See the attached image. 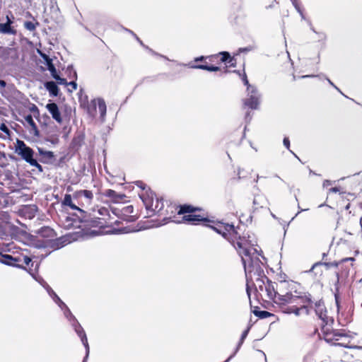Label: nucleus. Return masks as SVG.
I'll use <instances>...</instances> for the list:
<instances>
[{"mask_svg": "<svg viewBox=\"0 0 362 362\" xmlns=\"http://www.w3.org/2000/svg\"><path fill=\"white\" fill-rule=\"evenodd\" d=\"M282 304H294L292 308L286 311L287 313H294L296 315H300V311H303L306 315L308 314L307 303L310 302V298L307 296H300L296 291L295 293L288 292L285 294H278V299Z\"/></svg>", "mask_w": 362, "mask_h": 362, "instance_id": "nucleus-1", "label": "nucleus"}, {"mask_svg": "<svg viewBox=\"0 0 362 362\" xmlns=\"http://www.w3.org/2000/svg\"><path fill=\"white\" fill-rule=\"evenodd\" d=\"M318 325L321 326V331L323 334V339L325 341L331 342L333 341H338L337 338L338 335L333 332L332 324L333 319L327 315V311L323 313L325 308L324 304L318 301Z\"/></svg>", "mask_w": 362, "mask_h": 362, "instance_id": "nucleus-2", "label": "nucleus"}, {"mask_svg": "<svg viewBox=\"0 0 362 362\" xmlns=\"http://www.w3.org/2000/svg\"><path fill=\"white\" fill-rule=\"evenodd\" d=\"M15 152L30 165L37 167L40 171L42 170V166L33 158L34 155L33 150L28 146L24 141L17 139L15 144Z\"/></svg>", "mask_w": 362, "mask_h": 362, "instance_id": "nucleus-3", "label": "nucleus"}, {"mask_svg": "<svg viewBox=\"0 0 362 362\" xmlns=\"http://www.w3.org/2000/svg\"><path fill=\"white\" fill-rule=\"evenodd\" d=\"M259 95L257 89L249 86L247 88V98L244 100V105L251 109H257L259 105Z\"/></svg>", "mask_w": 362, "mask_h": 362, "instance_id": "nucleus-4", "label": "nucleus"}, {"mask_svg": "<svg viewBox=\"0 0 362 362\" xmlns=\"http://www.w3.org/2000/svg\"><path fill=\"white\" fill-rule=\"evenodd\" d=\"M47 110L52 115V118L58 123H62V117L57 105L54 103H48L46 105Z\"/></svg>", "mask_w": 362, "mask_h": 362, "instance_id": "nucleus-5", "label": "nucleus"}, {"mask_svg": "<svg viewBox=\"0 0 362 362\" xmlns=\"http://www.w3.org/2000/svg\"><path fill=\"white\" fill-rule=\"evenodd\" d=\"M264 279L267 281L266 285H264V290L267 292L268 298L270 299L276 298L277 300L279 293L275 291L273 283L267 277Z\"/></svg>", "mask_w": 362, "mask_h": 362, "instance_id": "nucleus-6", "label": "nucleus"}, {"mask_svg": "<svg viewBox=\"0 0 362 362\" xmlns=\"http://www.w3.org/2000/svg\"><path fill=\"white\" fill-rule=\"evenodd\" d=\"M74 197L78 199L85 198V204L90 205L93 198L92 192L89 190H80L75 193Z\"/></svg>", "mask_w": 362, "mask_h": 362, "instance_id": "nucleus-7", "label": "nucleus"}, {"mask_svg": "<svg viewBox=\"0 0 362 362\" xmlns=\"http://www.w3.org/2000/svg\"><path fill=\"white\" fill-rule=\"evenodd\" d=\"M20 261L19 258L13 257L10 255H3L0 259V262L13 267H18L17 262Z\"/></svg>", "mask_w": 362, "mask_h": 362, "instance_id": "nucleus-8", "label": "nucleus"}, {"mask_svg": "<svg viewBox=\"0 0 362 362\" xmlns=\"http://www.w3.org/2000/svg\"><path fill=\"white\" fill-rule=\"evenodd\" d=\"M217 233L221 234L223 236H226V232H234V226L230 224L218 225V227H212Z\"/></svg>", "mask_w": 362, "mask_h": 362, "instance_id": "nucleus-9", "label": "nucleus"}, {"mask_svg": "<svg viewBox=\"0 0 362 362\" xmlns=\"http://www.w3.org/2000/svg\"><path fill=\"white\" fill-rule=\"evenodd\" d=\"M91 103L93 104L94 108L95 109L98 105L99 112L102 117H103L106 114V105L103 100L102 99H96L93 100Z\"/></svg>", "mask_w": 362, "mask_h": 362, "instance_id": "nucleus-10", "label": "nucleus"}, {"mask_svg": "<svg viewBox=\"0 0 362 362\" xmlns=\"http://www.w3.org/2000/svg\"><path fill=\"white\" fill-rule=\"evenodd\" d=\"M182 219L185 222H188L192 224H196L197 222L204 221V218H202L199 215L194 214H186L184 215Z\"/></svg>", "mask_w": 362, "mask_h": 362, "instance_id": "nucleus-11", "label": "nucleus"}, {"mask_svg": "<svg viewBox=\"0 0 362 362\" xmlns=\"http://www.w3.org/2000/svg\"><path fill=\"white\" fill-rule=\"evenodd\" d=\"M45 88L48 90L49 93L54 96H57L58 95L59 88L56 83L53 81L47 82L45 84Z\"/></svg>", "mask_w": 362, "mask_h": 362, "instance_id": "nucleus-12", "label": "nucleus"}, {"mask_svg": "<svg viewBox=\"0 0 362 362\" xmlns=\"http://www.w3.org/2000/svg\"><path fill=\"white\" fill-rule=\"evenodd\" d=\"M0 33L14 34L15 30L11 27L10 22L6 23H0Z\"/></svg>", "mask_w": 362, "mask_h": 362, "instance_id": "nucleus-13", "label": "nucleus"}, {"mask_svg": "<svg viewBox=\"0 0 362 362\" xmlns=\"http://www.w3.org/2000/svg\"><path fill=\"white\" fill-rule=\"evenodd\" d=\"M25 122L29 124V126L31 127L32 130L34 132L35 135H38V129L33 119V117L31 115H26L25 117Z\"/></svg>", "mask_w": 362, "mask_h": 362, "instance_id": "nucleus-14", "label": "nucleus"}, {"mask_svg": "<svg viewBox=\"0 0 362 362\" xmlns=\"http://www.w3.org/2000/svg\"><path fill=\"white\" fill-rule=\"evenodd\" d=\"M63 204H64L66 206H69L71 209H72L74 210L81 211V209L77 206H76L74 204H73L71 196L70 194L65 195L64 201H63Z\"/></svg>", "mask_w": 362, "mask_h": 362, "instance_id": "nucleus-15", "label": "nucleus"}, {"mask_svg": "<svg viewBox=\"0 0 362 362\" xmlns=\"http://www.w3.org/2000/svg\"><path fill=\"white\" fill-rule=\"evenodd\" d=\"M197 210L196 208L190 205L181 206L178 211V214H185L189 213V214Z\"/></svg>", "mask_w": 362, "mask_h": 362, "instance_id": "nucleus-16", "label": "nucleus"}, {"mask_svg": "<svg viewBox=\"0 0 362 362\" xmlns=\"http://www.w3.org/2000/svg\"><path fill=\"white\" fill-rule=\"evenodd\" d=\"M197 68L207 70L209 71H216L219 70V68L218 66H206V65H199L196 66Z\"/></svg>", "mask_w": 362, "mask_h": 362, "instance_id": "nucleus-17", "label": "nucleus"}, {"mask_svg": "<svg viewBox=\"0 0 362 362\" xmlns=\"http://www.w3.org/2000/svg\"><path fill=\"white\" fill-rule=\"evenodd\" d=\"M38 53L41 56V57L44 59L46 65L49 66V63H52V60L45 53L42 52L41 51L38 50Z\"/></svg>", "mask_w": 362, "mask_h": 362, "instance_id": "nucleus-18", "label": "nucleus"}, {"mask_svg": "<svg viewBox=\"0 0 362 362\" xmlns=\"http://www.w3.org/2000/svg\"><path fill=\"white\" fill-rule=\"evenodd\" d=\"M223 55V57L221 59L222 62H227V60L229 59V61L228 62V64H230V66H233V59L230 58L229 54L228 52H223L221 53Z\"/></svg>", "mask_w": 362, "mask_h": 362, "instance_id": "nucleus-19", "label": "nucleus"}, {"mask_svg": "<svg viewBox=\"0 0 362 362\" xmlns=\"http://www.w3.org/2000/svg\"><path fill=\"white\" fill-rule=\"evenodd\" d=\"M359 344H360V345L357 346V345L344 344V343H337V344L344 346L345 347L356 348V349H362V339L359 341Z\"/></svg>", "mask_w": 362, "mask_h": 362, "instance_id": "nucleus-20", "label": "nucleus"}, {"mask_svg": "<svg viewBox=\"0 0 362 362\" xmlns=\"http://www.w3.org/2000/svg\"><path fill=\"white\" fill-rule=\"evenodd\" d=\"M24 26L26 29H28V30H30V31L34 30L35 29V26L34 23L30 21L25 22Z\"/></svg>", "mask_w": 362, "mask_h": 362, "instance_id": "nucleus-21", "label": "nucleus"}, {"mask_svg": "<svg viewBox=\"0 0 362 362\" xmlns=\"http://www.w3.org/2000/svg\"><path fill=\"white\" fill-rule=\"evenodd\" d=\"M255 314H256V315H257L262 318H265V317H267L271 315V314L267 311H260V312L256 313Z\"/></svg>", "mask_w": 362, "mask_h": 362, "instance_id": "nucleus-22", "label": "nucleus"}, {"mask_svg": "<svg viewBox=\"0 0 362 362\" xmlns=\"http://www.w3.org/2000/svg\"><path fill=\"white\" fill-rule=\"evenodd\" d=\"M257 282L259 284V288L261 291H263L264 290V285H266V283L264 281V279H258L257 280Z\"/></svg>", "mask_w": 362, "mask_h": 362, "instance_id": "nucleus-23", "label": "nucleus"}, {"mask_svg": "<svg viewBox=\"0 0 362 362\" xmlns=\"http://www.w3.org/2000/svg\"><path fill=\"white\" fill-rule=\"evenodd\" d=\"M81 341L83 342V344H84V346H86V351H87V354H88V351H89V346H88V340H87V338L85 335V334H83V336L81 337Z\"/></svg>", "mask_w": 362, "mask_h": 362, "instance_id": "nucleus-24", "label": "nucleus"}, {"mask_svg": "<svg viewBox=\"0 0 362 362\" xmlns=\"http://www.w3.org/2000/svg\"><path fill=\"white\" fill-rule=\"evenodd\" d=\"M47 69L50 71L52 76L55 75V74L57 73V70L53 63H49V66L47 67Z\"/></svg>", "mask_w": 362, "mask_h": 362, "instance_id": "nucleus-25", "label": "nucleus"}, {"mask_svg": "<svg viewBox=\"0 0 362 362\" xmlns=\"http://www.w3.org/2000/svg\"><path fill=\"white\" fill-rule=\"evenodd\" d=\"M0 129L2 132H4V133H6L8 135H9L10 131H9L8 128L4 124H1Z\"/></svg>", "mask_w": 362, "mask_h": 362, "instance_id": "nucleus-26", "label": "nucleus"}, {"mask_svg": "<svg viewBox=\"0 0 362 362\" xmlns=\"http://www.w3.org/2000/svg\"><path fill=\"white\" fill-rule=\"evenodd\" d=\"M122 211L124 213H132L133 211V206H127L123 208Z\"/></svg>", "mask_w": 362, "mask_h": 362, "instance_id": "nucleus-27", "label": "nucleus"}, {"mask_svg": "<svg viewBox=\"0 0 362 362\" xmlns=\"http://www.w3.org/2000/svg\"><path fill=\"white\" fill-rule=\"evenodd\" d=\"M54 298H55V300L57 303H59V305L61 306L62 305H64L65 306V304L61 300V299L55 294L54 293Z\"/></svg>", "mask_w": 362, "mask_h": 362, "instance_id": "nucleus-28", "label": "nucleus"}, {"mask_svg": "<svg viewBox=\"0 0 362 362\" xmlns=\"http://www.w3.org/2000/svg\"><path fill=\"white\" fill-rule=\"evenodd\" d=\"M57 82L59 84L62 85H68V83L66 82V80L65 78H59V80H57Z\"/></svg>", "mask_w": 362, "mask_h": 362, "instance_id": "nucleus-29", "label": "nucleus"}, {"mask_svg": "<svg viewBox=\"0 0 362 362\" xmlns=\"http://www.w3.org/2000/svg\"><path fill=\"white\" fill-rule=\"evenodd\" d=\"M284 145L287 148H289V147H290V141H289L288 138H287V137L284 138Z\"/></svg>", "mask_w": 362, "mask_h": 362, "instance_id": "nucleus-30", "label": "nucleus"}, {"mask_svg": "<svg viewBox=\"0 0 362 362\" xmlns=\"http://www.w3.org/2000/svg\"><path fill=\"white\" fill-rule=\"evenodd\" d=\"M68 86H71L72 87L73 90H76V88H77V84L74 81H71V82L68 83Z\"/></svg>", "mask_w": 362, "mask_h": 362, "instance_id": "nucleus-31", "label": "nucleus"}, {"mask_svg": "<svg viewBox=\"0 0 362 362\" xmlns=\"http://www.w3.org/2000/svg\"><path fill=\"white\" fill-rule=\"evenodd\" d=\"M331 185V182L329 181V180H325L323 184H322V186L324 188H326L328 186Z\"/></svg>", "mask_w": 362, "mask_h": 362, "instance_id": "nucleus-32", "label": "nucleus"}, {"mask_svg": "<svg viewBox=\"0 0 362 362\" xmlns=\"http://www.w3.org/2000/svg\"><path fill=\"white\" fill-rule=\"evenodd\" d=\"M243 82H244L245 85H246L247 86V88H248L249 86H250V85L249 84V82L247 81V76L245 75L243 76Z\"/></svg>", "mask_w": 362, "mask_h": 362, "instance_id": "nucleus-33", "label": "nucleus"}, {"mask_svg": "<svg viewBox=\"0 0 362 362\" xmlns=\"http://www.w3.org/2000/svg\"><path fill=\"white\" fill-rule=\"evenodd\" d=\"M23 261H24V262H25L27 265H28V264H29V263L30 262L31 259H30L29 257H23Z\"/></svg>", "mask_w": 362, "mask_h": 362, "instance_id": "nucleus-34", "label": "nucleus"}, {"mask_svg": "<svg viewBox=\"0 0 362 362\" xmlns=\"http://www.w3.org/2000/svg\"><path fill=\"white\" fill-rule=\"evenodd\" d=\"M6 85V83L4 81L0 80V88H4Z\"/></svg>", "mask_w": 362, "mask_h": 362, "instance_id": "nucleus-35", "label": "nucleus"}, {"mask_svg": "<svg viewBox=\"0 0 362 362\" xmlns=\"http://www.w3.org/2000/svg\"><path fill=\"white\" fill-rule=\"evenodd\" d=\"M339 189L337 187H332L329 189V192H339Z\"/></svg>", "mask_w": 362, "mask_h": 362, "instance_id": "nucleus-36", "label": "nucleus"}, {"mask_svg": "<svg viewBox=\"0 0 362 362\" xmlns=\"http://www.w3.org/2000/svg\"><path fill=\"white\" fill-rule=\"evenodd\" d=\"M115 192L113 191V190H111V189H109L107 192V195L108 196H112Z\"/></svg>", "mask_w": 362, "mask_h": 362, "instance_id": "nucleus-37", "label": "nucleus"}, {"mask_svg": "<svg viewBox=\"0 0 362 362\" xmlns=\"http://www.w3.org/2000/svg\"><path fill=\"white\" fill-rule=\"evenodd\" d=\"M325 37V34L318 33V39H323Z\"/></svg>", "mask_w": 362, "mask_h": 362, "instance_id": "nucleus-38", "label": "nucleus"}, {"mask_svg": "<svg viewBox=\"0 0 362 362\" xmlns=\"http://www.w3.org/2000/svg\"><path fill=\"white\" fill-rule=\"evenodd\" d=\"M52 77L57 81L59 79L60 76L56 73L55 75H53Z\"/></svg>", "mask_w": 362, "mask_h": 362, "instance_id": "nucleus-39", "label": "nucleus"}, {"mask_svg": "<svg viewBox=\"0 0 362 362\" xmlns=\"http://www.w3.org/2000/svg\"><path fill=\"white\" fill-rule=\"evenodd\" d=\"M6 22H10V25L13 23L8 16H6Z\"/></svg>", "mask_w": 362, "mask_h": 362, "instance_id": "nucleus-40", "label": "nucleus"}, {"mask_svg": "<svg viewBox=\"0 0 362 362\" xmlns=\"http://www.w3.org/2000/svg\"><path fill=\"white\" fill-rule=\"evenodd\" d=\"M292 1H293V5L295 6V7H296L297 9H298V5H297V3H296V0H292Z\"/></svg>", "mask_w": 362, "mask_h": 362, "instance_id": "nucleus-41", "label": "nucleus"}, {"mask_svg": "<svg viewBox=\"0 0 362 362\" xmlns=\"http://www.w3.org/2000/svg\"><path fill=\"white\" fill-rule=\"evenodd\" d=\"M316 266H317V263H315V264L312 266V267H311V269H310V271H313V270L315 269V267Z\"/></svg>", "mask_w": 362, "mask_h": 362, "instance_id": "nucleus-42", "label": "nucleus"}, {"mask_svg": "<svg viewBox=\"0 0 362 362\" xmlns=\"http://www.w3.org/2000/svg\"><path fill=\"white\" fill-rule=\"evenodd\" d=\"M244 252H245V254L246 255H247V253H248V252H247V251L246 250H245Z\"/></svg>", "mask_w": 362, "mask_h": 362, "instance_id": "nucleus-43", "label": "nucleus"}, {"mask_svg": "<svg viewBox=\"0 0 362 362\" xmlns=\"http://www.w3.org/2000/svg\"><path fill=\"white\" fill-rule=\"evenodd\" d=\"M246 334H247V332H245L243 334V337H245Z\"/></svg>", "mask_w": 362, "mask_h": 362, "instance_id": "nucleus-44", "label": "nucleus"}, {"mask_svg": "<svg viewBox=\"0 0 362 362\" xmlns=\"http://www.w3.org/2000/svg\"><path fill=\"white\" fill-rule=\"evenodd\" d=\"M329 83L331 85L334 86V84H333V83L331 82V81H329Z\"/></svg>", "mask_w": 362, "mask_h": 362, "instance_id": "nucleus-45", "label": "nucleus"}, {"mask_svg": "<svg viewBox=\"0 0 362 362\" xmlns=\"http://www.w3.org/2000/svg\"><path fill=\"white\" fill-rule=\"evenodd\" d=\"M309 76H303L302 78L308 77Z\"/></svg>", "mask_w": 362, "mask_h": 362, "instance_id": "nucleus-46", "label": "nucleus"}, {"mask_svg": "<svg viewBox=\"0 0 362 362\" xmlns=\"http://www.w3.org/2000/svg\"><path fill=\"white\" fill-rule=\"evenodd\" d=\"M140 187H142L143 189H145V187H142V185H140Z\"/></svg>", "mask_w": 362, "mask_h": 362, "instance_id": "nucleus-47", "label": "nucleus"}, {"mask_svg": "<svg viewBox=\"0 0 362 362\" xmlns=\"http://www.w3.org/2000/svg\"><path fill=\"white\" fill-rule=\"evenodd\" d=\"M140 187H142L143 189H145V187H142V185H140Z\"/></svg>", "mask_w": 362, "mask_h": 362, "instance_id": "nucleus-48", "label": "nucleus"}, {"mask_svg": "<svg viewBox=\"0 0 362 362\" xmlns=\"http://www.w3.org/2000/svg\"><path fill=\"white\" fill-rule=\"evenodd\" d=\"M140 187H142L143 189H145V187H142V185H140Z\"/></svg>", "mask_w": 362, "mask_h": 362, "instance_id": "nucleus-49", "label": "nucleus"}, {"mask_svg": "<svg viewBox=\"0 0 362 362\" xmlns=\"http://www.w3.org/2000/svg\"><path fill=\"white\" fill-rule=\"evenodd\" d=\"M238 246H239L240 247H242L241 244L238 243Z\"/></svg>", "mask_w": 362, "mask_h": 362, "instance_id": "nucleus-50", "label": "nucleus"}]
</instances>
